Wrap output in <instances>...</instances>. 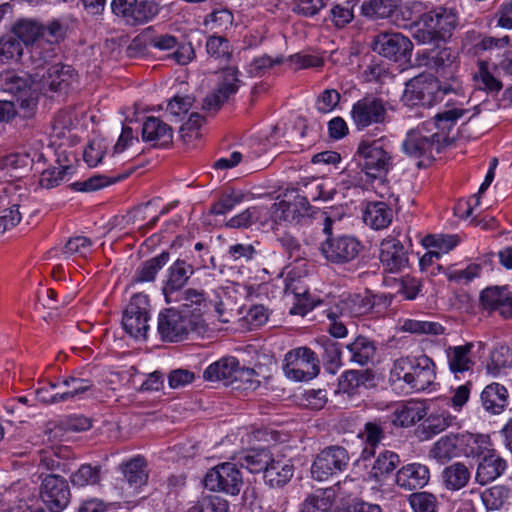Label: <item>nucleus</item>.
<instances>
[{
  "label": "nucleus",
  "instance_id": "f257e3e1",
  "mask_svg": "<svg viewBox=\"0 0 512 512\" xmlns=\"http://www.w3.org/2000/svg\"><path fill=\"white\" fill-rule=\"evenodd\" d=\"M436 372L433 360L427 355L406 356L397 359L390 371L389 381L394 387L404 383L415 392L430 389L435 384Z\"/></svg>",
  "mask_w": 512,
  "mask_h": 512
},
{
  "label": "nucleus",
  "instance_id": "f03ea898",
  "mask_svg": "<svg viewBox=\"0 0 512 512\" xmlns=\"http://www.w3.org/2000/svg\"><path fill=\"white\" fill-rule=\"evenodd\" d=\"M487 445V435L468 431L449 433L441 436L429 450V457L439 464H446L455 458H474Z\"/></svg>",
  "mask_w": 512,
  "mask_h": 512
},
{
  "label": "nucleus",
  "instance_id": "7ed1b4c3",
  "mask_svg": "<svg viewBox=\"0 0 512 512\" xmlns=\"http://www.w3.org/2000/svg\"><path fill=\"white\" fill-rule=\"evenodd\" d=\"M0 90L13 95L23 118L34 115L38 106L37 78L24 71L8 69L0 73Z\"/></svg>",
  "mask_w": 512,
  "mask_h": 512
},
{
  "label": "nucleus",
  "instance_id": "20e7f679",
  "mask_svg": "<svg viewBox=\"0 0 512 512\" xmlns=\"http://www.w3.org/2000/svg\"><path fill=\"white\" fill-rule=\"evenodd\" d=\"M356 154L362 171L373 178L385 175L393 166L392 146L384 138L361 140Z\"/></svg>",
  "mask_w": 512,
  "mask_h": 512
},
{
  "label": "nucleus",
  "instance_id": "39448f33",
  "mask_svg": "<svg viewBox=\"0 0 512 512\" xmlns=\"http://www.w3.org/2000/svg\"><path fill=\"white\" fill-rule=\"evenodd\" d=\"M450 91V86L441 85L437 78L431 75H419L407 83L402 100L410 107H432L442 101Z\"/></svg>",
  "mask_w": 512,
  "mask_h": 512
},
{
  "label": "nucleus",
  "instance_id": "423d86ee",
  "mask_svg": "<svg viewBox=\"0 0 512 512\" xmlns=\"http://www.w3.org/2000/svg\"><path fill=\"white\" fill-rule=\"evenodd\" d=\"M459 21L458 11L453 7L440 6L428 11L423 28L414 33V37L422 43L446 40L451 37Z\"/></svg>",
  "mask_w": 512,
  "mask_h": 512
},
{
  "label": "nucleus",
  "instance_id": "0eeeda50",
  "mask_svg": "<svg viewBox=\"0 0 512 512\" xmlns=\"http://www.w3.org/2000/svg\"><path fill=\"white\" fill-rule=\"evenodd\" d=\"M284 375L295 382H308L320 372L317 354L309 347L301 346L288 351L283 360Z\"/></svg>",
  "mask_w": 512,
  "mask_h": 512
},
{
  "label": "nucleus",
  "instance_id": "6e6552de",
  "mask_svg": "<svg viewBox=\"0 0 512 512\" xmlns=\"http://www.w3.org/2000/svg\"><path fill=\"white\" fill-rule=\"evenodd\" d=\"M110 8L121 23L130 27L153 21L162 9L155 0H112Z\"/></svg>",
  "mask_w": 512,
  "mask_h": 512
},
{
  "label": "nucleus",
  "instance_id": "1a4fd4ad",
  "mask_svg": "<svg viewBox=\"0 0 512 512\" xmlns=\"http://www.w3.org/2000/svg\"><path fill=\"white\" fill-rule=\"evenodd\" d=\"M349 115L357 131H364L371 126L377 127L389 122L387 103L372 94H367L354 102Z\"/></svg>",
  "mask_w": 512,
  "mask_h": 512
},
{
  "label": "nucleus",
  "instance_id": "9d476101",
  "mask_svg": "<svg viewBox=\"0 0 512 512\" xmlns=\"http://www.w3.org/2000/svg\"><path fill=\"white\" fill-rule=\"evenodd\" d=\"M443 149V139L435 138L423 124L409 130L402 142V150L406 155L421 159L418 166L431 162Z\"/></svg>",
  "mask_w": 512,
  "mask_h": 512
},
{
  "label": "nucleus",
  "instance_id": "9b49d317",
  "mask_svg": "<svg viewBox=\"0 0 512 512\" xmlns=\"http://www.w3.org/2000/svg\"><path fill=\"white\" fill-rule=\"evenodd\" d=\"M350 456L346 448L331 445L322 449L315 457L311 466V475L317 481H325L345 471Z\"/></svg>",
  "mask_w": 512,
  "mask_h": 512
},
{
  "label": "nucleus",
  "instance_id": "f8f14e48",
  "mask_svg": "<svg viewBox=\"0 0 512 512\" xmlns=\"http://www.w3.org/2000/svg\"><path fill=\"white\" fill-rule=\"evenodd\" d=\"M204 485L210 491H219L232 496L238 495L243 477L235 463L223 462L208 470L204 477Z\"/></svg>",
  "mask_w": 512,
  "mask_h": 512
},
{
  "label": "nucleus",
  "instance_id": "ddd939ff",
  "mask_svg": "<svg viewBox=\"0 0 512 512\" xmlns=\"http://www.w3.org/2000/svg\"><path fill=\"white\" fill-rule=\"evenodd\" d=\"M323 257L331 264L344 265L358 258L363 250L362 242L352 235L328 237L321 244Z\"/></svg>",
  "mask_w": 512,
  "mask_h": 512
},
{
  "label": "nucleus",
  "instance_id": "4468645a",
  "mask_svg": "<svg viewBox=\"0 0 512 512\" xmlns=\"http://www.w3.org/2000/svg\"><path fill=\"white\" fill-rule=\"evenodd\" d=\"M149 306V297L146 294L138 293L131 298L122 318L123 328L131 337L146 338L150 319Z\"/></svg>",
  "mask_w": 512,
  "mask_h": 512
},
{
  "label": "nucleus",
  "instance_id": "2eb2a0df",
  "mask_svg": "<svg viewBox=\"0 0 512 512\" xmlns=\"http://www.w3.org/2000/svg\"><path fill=\"white\" fill-rule=\"evenodd\" d=\"M195 324V320L182 315L175 307H170L159 313L157 331L162 341L179 342L187 337Z\"/></svg>",
  "mask_w": 512,
  "mask_h": 512
},
{
  "label": "nucleus",
  "instance_id": "dca6fc26",
  "mask_svg": "<svg viewBox=\"0 0 512 512\" xmlns=\"http://www.w3.org/2000/svg\"><path fill=\"white\" fill-rule=\"evenodd\" d=\"M39 495L50 512L63 511L70 502V488L67 480L57 474L42 477Z\"/></svg>",
  "mask_w": 512,
  "mask_h": 512
},
{
  "label": "nucleus",
  "instance_id": "f3484780",
  "mask_svg": "<svg viewBox=\"0 0 512 512\" xmlns=\"http://www.w3.org/2000/svg\"><path fill=\"white\" fill-rule=\"evenodd\" d=\"M373 50L385 58L399 62L411 56L413 44L401 33L381 32L373 40Z\"/></svg>",
  "mask_w": 512,
  "mask_h": 512
},
{
  "label": "nucleus",
  "instance_id": "a211bd4d",
  "mask_svg": "<svg viewBox=\"0 0 512 512\" xmlns=\"http://www.w3.org/2000/svg\"><path fill=\"white\" fill-rule=\"evenodd\" d=\"M75 70L62 63H55L43 72H35L38 89L43 92H61L66 90L75 80Z\"/></svg>",
  "mask_w": 512,
  "mask_h": 512
},
{
  "label": "nucleus",
  "instance_id": "6ab92c4d",
  "mask_svg": "<svg viewBox=\"0 0 512 512\" xmlns=\"http://www.w3.org/2000/svg\"><path fill=\"white\" fill-rule=\"evenodd\" d=\"M205 267V264H201L197 269ZM195 270L194 265L184 259L174 261L166 270V276L163 280L162 293L164 298L174 300L178 295V291L185 289Z\"/></svg>",
  "mask_w": 512,
  "mask_h": 512
},
{
  "label": "nucleus",
  "instance_id": "aec40b11",
  "mask_svg": "<svg viewBox=\"0 0 512 512\" xmlns=\"http://www.w3.org/2000/svg\"><path fill=\"white\" fill-rule=\"evenodd\" d=\"M475 457L481 458L477 465L475 480L480 485H486L500 477L507 468V462L498 452L492 448L490 438L487 435V445L483 452Z\"/></svg>",
  "mask_w": 512,
  "mask_h": 512
},
{
  "label": "nucleus",
  "instance_id": "412c9836",
  "mask_svg": "<svg viewBox=\"0 0 512 512\" xmlns=\"http://www.w3.org/2000/svg\"><path fill=\"white\" fill-rule=\"evenodd\" d=\"M379 260L383 270L388 273H399L409 265L407 250L402 241L393 235L381 241Z\"/></svg>",
  "mask_w": 512,
  "mask_h": 512
},
{
  "label": "nucleus",
  "instance_id": "4be33fe9",
  "mask_svg": "<svg viewBox=\"0 0 512 512\" xmlns=\"http://www.w3.org/2000/svg\"><path fill=\"white\" fill-rule=\"evenodd\" d=\"M468 113L467 109L453 107L445 109L433 116L430 120L422 124L438 140L443 139V147L451 144L453 138L450 137L451 130L455 127L457 121Z\"/></svg>",
  "mask_w": 512,
  "mask_h": 512
},
{
  "label": "nucleus",
  "instance_id": "5701e85b",
  "mask_svg": "<svg viewBox=\"0 0 512 512\" xmlns=\"http://www.w3.org/2000/svg\"><path fill=\"white\" fill-rule=\"evenodd\" d=\"M240 84L239 71L236 67L223 69L217 89L205 97L203 108L217 110L231 95L238 91Z\"/></svg>",
  "mask_w": 512,
  "mask_h": 512
},
{
  "label": "nucleus",
  "instance_id": "b1692460",
  "mask_svg": "<svg viewBox=\"0 0 512 512\" xmlns=\"http://www.w3.org/2000/svg\"><path fill=\"white\" fill-rule=\"evenodd\" d=\"M167 304H178L175 307L182 315L195 320L202 314L203 309L207 305L206 293L202 289L187 288L178 291V295L174 300L164 298Z\"/></svg>",
  "mask_w": 512,
  "mask_h": 512
},
{
  "label": "nucleus",
  "instance_id": "393cba45",
  "mask_svg": "<svg viewBox=\"0 0 512 512\" xmlns=\"http://www.w3.org/2000/svg\"><path fill=\"white\" fill-rule=\"evenodd\" d=\"M141 132L142 140L155 148H165L173 140L172 128L158 117H147Z\"/></svg>",
  "mask_w": 512,
  "mask_h": 512
},
{
  "label": "nucleus",
  "instance_id": "a878e982",
  "mask_svg": "<svg viewBox=\"0 0 512 512\" xmlns=\"http://www.w3.org/2000/svg\"><path fill=\"white\" fill-rule=\"evenodd\" d=\"M430 480L429 468L421 463H409L401 467L396 473L398 487L411 491L423 488Z\"/></svg>",
  "mask_w": 512,
  "mask_h": 512
},
{
  "label": "nucleus",
  "instance_id": "bb28decb",
  "mask_svg": "<svg viewBox=\"0 0 512 512\" xmlns=\"http://www.w3.org/2000/svg\"><path fill=\"white\" fill-rule=\"evenodd\" d=\"M239 361L233 357H222L211 363L203 372V378L209 382H221L225 386L235 384Z\"/></svg>",
  "mask_w": 512,
  "mask_h": 512
},
{
  "label": "nucleus",
  "instance_id": "cd10ccee",
  "mask_svg": "<svg viewBox=\"0 0 512 512\" xmlns=\"http://www.w3.org/2000/svg\"><path fill=\"white\" fill-rule=\"evenodd\" d=\"M472 477L469 466L463 462H453L441 471V484L445 490L457 492L468 486Z\"/></svg>",
  "mask_w": 512,
  "mask_h": 512
},
{
  "label": "nucleus",
  "instance_id": "c85d7f7f",
  "mask_svg": "<svg viewBox=\"0 0 512 512\" xmlns=\"http://www.w3.org/2000/svg\"><path fill=\"white\" fill-rule=\"evenodd\" d=\"M345 348L346 360L360 366L371 363L377 351L376 342L363 335L355 337Z\"/></svg>",
  "mask_w": 512,
  "mask_h": 512
},
{
  "label": "nucleus",
  "instance_id": "c756f323",
  "mask_svg": "<svg viewBox=\"0 0 512 512\" xmlns=\"http://www.w3.org/2000/svg\"><path fill=\"white\" fill-rule=\"evenodd\" d=\"M474 347L472 342L464 345L451 346L446 349L449 370L456 378H460L465 372H472L474 361L470 353Z\"/></svg>",
  "mask_w": 512,
  "mask_h": 512
},
{
  "label": "nucleus",
  "instance_id": "7c9ffc66",
  "mask_svg": "<svg viewBox=\"0 0 512 512\" xmlns=\"http://www.w3.org/2000/svg\"><path fill=\"white\" fill-rule=\"evenodd\" d=\"M60 386L67 388L65 391L61 392V395L58 397V399L63 400V402L83 399L84 395L94 388L92 380L76 376L75 374L64 377L59 382L49 383V388L51 389H56Z\"/></svg>",
  "mask_w": 512,
  "mask_h": 512
},
{
  "label": "nucleus",
  "instance_id": "2f4dec72",
  "mask_svg": "<svg viewBox=\"0 0 512 512\" xmlns=\"http://www.w3.org/2000/svg\"><path fill=\"white\" fill-rule=\"evenodd\" d=\"M480 400L485 411L497 415L507 407L509 394L505 386L493 382L483 389Z\"/></svg>",
  "mask_w": 512,
  "mask_h": 512
},
{
  "label": "nucleus",
  "instance_id": "473e14b6",
  "mask_svg": "<svg viewBox=\"0 0 512 512\" xmlns=\"http://www.w3.org/2000/svg\"><path fill=\"white\" fill-rule=\"evenodd\" d=\"M393 220V210L384 201L368 202L363 212L364 223L374 230L387 228Z\"/></svg>",
  "mask_w": 512,
  "mask_h": 512
},
{
  "label": "nucleus",
  "instance_id": "72a5a7b5",
  "mask_svg": "<svg viewBox=\"0 0 512 512\" xmlns=\"http://www.w3.org/2000/svg\"><path fill=\"white\" fill-rule=\"evenodd\" d=\"M374 306L372 298L367 294L342 295L337 309L342 316L359 317L368 314Z\"/></svg>",
  "mask_w": 512,
  "mask_h": 512
},
{
  "label": "nucleus",
  "instance_id": "f704fd0d",
  "mask_svg": "<svg viewBox=\"0 0 512 512\" xmlns=\"http://www.w3.org/2000/svg\"><path fill=\"white\" fill-rule=\"evenodd\" d=\"M9 32L28 48L40 40L43 25L34 19L20 18L11 25Z\"/></svg>",
  "mask_w": 512,
  "mask_h": 512
},
{
  "label": "nucleus",
  "instance_id": "c9c22d12",
  "mask_svg": "<svg viewBox=\"0 0 512 512\" xmlns=\"http://www.w3.org/2000/svg\"><path fill=\"white\" fill-rule=\"evenodd\" d=\"M375 386V375L372 370H348L342 373L339 379V388L344 393L354 394L359 388Z\"/></svg>",
  "mask_w": 512,
  "mask_h": 512
},
{
  "label": "nucleus",
  "instance_id": "e433bc0d",
  "mask_svg": "<svg viewBox=\"0 0 512 512\" xmlns=\"http://www.w3.org/2000/svg\"><path fill=\"white\" fill-rule=\"evenodd\" d=\"M284 282L285 293L287 295H293V305L290 308V314L305 316L307 313L313 310L314 307L321 303L320 300H315L312 298L306 289L299 287V283H288L287 278L284 280Z\"/></svg>",
  "mask_w": 512,
  "mask_h": 512
},
{
  "label": "nucleus",
  "instance_id": "4c0bfd02",
  "mask_svg": "<svg viewBox=\"0 0 512 512\" xmlns=\"http://www.w3.org/2000/svg\"><path fill=\"white\" fill-rule=\"evenodd\" d=\"M427 415L426 408L418 403L398 404L391 414V422L398 427H410Z\"/></svg>",
  "mask_w": 512,
  "mask_h": 512
},
{
  "label": "nucleus",
  "instance_id": "58836bf2",
  "mask_svg": "<svg viewBox=\"0 0 512 512\" xmlns=\"http://www.w3.org/2000/svg\"><path fill=\"white\" fill-rule=\"evenodd\" d=\"M29 48L30 66L35 72H42L49 67L51 62L57 57L58 49L53 44L38 40Z\"/></svg>",
  "mask_w": 512,
  "mask_h": 512
},
{
  "label": "nucleus",
  "instance_id": "ea45409f",
  "mask_svg": "<svg viewBox=\"0 0 512 512\" xmlns=\"http://www.w3.org/2000/svg\"><path fill=\"white\" fill-rule=\"evenodd\" d=\"M120 470L130 486L138 488L148 481L147 463L143 456L137 455L120 465Z\"/></svg>",
  "mask_w": 512,
  "mask_h": 512
},
{
  "label": "nucleus",
  "instance_id": "a19ab883",
  "mask_svg": "<svg viewBox=\"0 0 512 512\" xmlns=\"http://www.w3.org/2000/svg\"><path fill=\"white\" fill-rule=\"evenodd\" d=\"M402 0H365L361 14L371 20L391 18L400 7Z\"/></svg>",
  "mask_w": 512,
  "mask_h": 512
},
{
  "label": "nucleus",
  "instance_id": "79ce46f5",
  "mask_svg": "<svg viewBox=\"0 0 512 512\" xmlns=\"http://www.w3.org/2000/svg\"><path fill=\"white\" fill-rule=\"evenodd\" d=\"M170 254L162 251L160 254L142 262L133 276L134 283L153 282L158 272L168 263Z\"/></svg>",
  "mask_w": 512,
  "mask_h": 512
},
{
  "label": "nucleus",
  "instance_id": "37998d69",
  "mask_svg": "<svg viewBox=\"0 0 512 512\" xmlns=\"http://www.w3.org/2000/svg\"><path fill=\"white\" fill-rule=\"evenodd\" d=\"M274 457L267 448L250 449L240 457V465L250 473H266Z\"/></svg>",
  "mask_w": 512,
  "mask_h": 512
},
{
  "label": "nucleus",
  "instance_id": "c03bdc74",
  "mask_svg": "<svg viewBox=\"0 0 512 512\" xmlns=\"http://www.w3.org/2000/svg\"><path fill=\"white\" fill-rule=\"evenodd\" d=\"M335 496L336 491L332 487L316 490L303 501L300 512H329Z\"/></svg>",
  "mask_w": 512,
  "mask_h": 512
},
{
  "label": "nucleus",
  "instance_id": "a18cd8bd",
  "mask_svg": "<svg viewBox=\"0 0 512 512\" xmlns=\"http://www.w3.org/2000/svg\"><path fill=\"white\" fill-rule=\"evenodd\" d=\"M294 475V466L283 460L273 459L267 469L264 480L270 487L285 486Z\"/></svg>",
  "mask_w": 512,
  "mask_h": 512
},
{
  "label": "nucleus",
  "instance_id": "49530a36",
  "mask_svg": "<svg viewBox=\"0 0 512 512\" xmlns=\"http://www.w3.org/2000/svg\"><path fill=\"white\" fill-rule=\"evenodd\" d=\"M454 425H456V417L449 412L432 413L424 419L422 432L425 439H430Z\"/></svg>",
  "mask_w": 512,
  "mask_h": 512
},
{
  "label": "nucleus",
  "instance_id": "de8ad7c7",
  "mask_svg": "<svg viewBox=\"0 0 512 512\" xmlns=\"http://www.w3.org/2000/svg\"><path fill=\"white\" fill-rule=\"evenodd\" d=\"M403 26L406 28H423L425 24V17L428 13L427 7L423 2L412 1L406 3L400 10Z\"/></svg>",
  "mask_w": 512,
  "mask_h": 512
},
{
  "label": "nucleus",
  "instance_id": "09e8293b",
  "mask_svg": "<svg viewBox=\"0 0 512 512\" xmlns=\"http://www.w3.org/2000/svg\"><path fill=\"white\" fill-rule=\"evenodd\" d=\"M361 78L367 83H383L390 75L388 64L383 60L372 57L361 67Z\"/></svg>",
  "mask_w": 512,
  "mask_h": 512
},
{
  "label": "nucleus",
  "instance_id": "8fccbe9b",
  "mask_svg": "<svg viewBox=\"0 0 512 512\" xmlns=\"http://www.w3.org/2000/svg\"><path fill=\"white\" fill-rule=\"evenodd\" d=\"M245 194L240 190L230 189L221 194L219 199L211 204L209 213L215 216L231 212L244 201Z\"/></svg>",
  "mask_w": 512,
  "mask_h": 512
},
{
  "label": "nucleus",
  "instance_id": "3c124183",
  "mask_svg": "<svg viewBox=\"0 0 512 512\" xmlns=\"http://www.w3.org/2000/svg\"><path fill=\"white\" fill-rule=\"evenodd\" d=\"M400 462L397 453L389 450H384L376 458L374 465L370 471L371 478L380 481L392 473Z\"/></svg>",
  "mask_w": 512,
  "mask_h": 512
},
{
  "label": "nucleus",
  "instance_id": "603ef678",
  "mask_svg": "<svg viewBox=\"0 0 512 512\" xmlns=\"http://www.w3.org/2000/svg\"><path fill=\"white\" fill-rule=\"evenodd\" d=\"M43 159L44 156L41 153L35 152L33 155H31L26 151H17L7 154L1 159V168L12 172L27 168L35 161L40 162Z\"/></svg>",
  "mask_w": 512,
  "mask_h": 512
},
{
  "label": "nucleus",
  "instance_id": "864d4df0",
  "mask_svg": "<svg viewBox=\"0 0 512 512\" xmlns=\"http://www.w3.org/2000/svg\"><path fill=\"white\" fill-rule=\"evenodd\" d=\"M186 512H229V503L218 495H202L189 504Z\"/></svg>",
  "mask_w": 512,
  "mask_h": 512
},
{
  "label": "nucleus",
  "instance_id": "5fc2aeb1",
  "mask_svg": "<svg viewBox=\"0 0 512 512\" xmlns=\"http://www.w3.org/2000/svg\"><path fill=\"white\" fill-rule=\"evenodd\" d=\"M23 45L11 33L0 38V63L18 62L23 55Z\"/></svg>",
  "mask_w": 512,
  "mask_h": 512
},
{
  "label": "nucleus",
  "instance_id": "6e6d98bb",
  "mask_svg": "<svg viewBox=\"0 0 512 512\" xmlns=\"http://www.w3.org/2000/svg\"><path fill=\"white\" fill-rule=\"evenodd\" d=\"M206 51L207 54L219 60L221 63H227L232 55L230 42L223 36L212 35L206 40Z\"/></svg>",
  "mask_w": 512,
  "mask_h": 512
},
{
  "label": "nucleus",
  "instance_id": "4d7b16f0",
  "mask_svg": "<svg viewBox=\"0 0 512 512\" xmlns=\"http://www.w3.org/2000/svg\"><path fill=\"white\" fill-rule=\"evenodd\" d=\"M100 479L101 467L91 464H82L70 477L71 483L76 487L95 485L100 482Z\"/></svg>",
  "mask_w": 512,
  "mask_h": 512
},
{
  "label": "nucleus",
  "instance_id": "13d9d810",
  "mask_svg": "<svg viewBox=\"0 0 512 512\" xmlns=\"http://www.w3.org/2000/svg\"><path fill=\"white\" fill-rule=\"evenodd\" d=\"M384 438V429L380 423L376 421L367 422L364 426V439L366 446L363 449L362 455L366 459L374 456L375 448Z\"/></svg>",
  "mask_w": 512,
  "mask_h": 512
},
{
  "label": "nucleus",
  "instance_id": "bf43d9fd",
  "mask_svg": "<svg viewBox=\"0 0 512 512\" xmlns=\"http://www.w3.org/2000/svg\"><path fill=\"white\" fill-rule=\"evenodd\" d=\"M509 498V490L502 485H495L481 494L483 504L488 510H500L505 507Z\"/></svg>",
  "mask_w": 512,
  "mask_h": 512
},
{
  "label": "nucleus",
  "instance_id": "052dcab7",
  "mask_svg": "<svg viewBox=\"0 0 512 512\" xmlns=\"http://www.w3.org/2000/svg\"><path fill=\"white\" fill-rule=\"evenodd\" d=\"M508 289L506 287H488L480 293V304L489 313L496 312L503 300L506 298Z\"/></svg>",
  "mask_w": 512,
  "mask_h": 512
},
{
  "label": "nucleus",
  "instance_id": "680f3d73",
  "mask_svg": "<svg viewBox=\"0 0 512 512\" xmlns=\"http://www.w3.org/2000/svg\"><path fill=\"white\" fill-rule=\"evenodd\" d=\"M402 329L413 334L441 335L444 333V327L438 322L415 319L405 320Z\"/></svg>",
  "mask_w": 512,
  "mask_h": 512
},
{
  "label": "nucleus",
  "instance_id": "e2e57ef3",
  "mask_svg": "<svg viewBox=\"0 0 512 512\" xmlns=\"http://www.w3.org/2000/svg\"><path fill=\"white\" fill-rule=\"evenodd\" d=\"M67 25L60 20L54 19L43 25V34L40 40L45 41L58 49V45L64 40L67 32Z\"/></svg>",
  "mask_w": 512,
  "mask_h": 512
},
{
  "label": "nucleus",
  "instance_id": "0e129e2a",
  "mask_svg": "<svg viewBox=\"0 0 512 512\" xmlns=\"http://www.w3.org/2000/svg\"><path fill=\"white\" fill-rule=\"evenodd\" d=\"M409 503L413 512H437L438 510L436 496L426 491L412 493Z\"/></svg>",
  "mask_w": 512,
  "mask_h": 512
},
{
  "label": "nucleus",
  "instance_id": "69168bd1",
  "mask_svg": "<svg viewBox=\"0 0 512 512\" xmlns=\"http://www.w3.org/2000/svg\"><path fill=\"white\" fill-rule=\"evenodd\" d=\"M70 170L71 167L68 165L47 168L40 175L39 185L45 189L57 187L70 173Z\"/></svg>",
  "mask_w": 512,
  "mask_h": 512
},
{
  "label": "nucleus",
  "instance_id": "338daca9",
  "mask_svg": "<svg viewBox=\"0 0 512 512\" xmlns=\"http://www.w3.org/2000/svg\"><path fill=\"white\" fill-rule=\"evenodd\" d=\"M234 16L233 13L226 9H216L208 14L204 20L206 26L210 25V29L217 30L219 32L226 31L233 25Z\"/></svg>",
  "mask_w": 512,
  "mask_h": 512
},
{
  "label": "nucleus",
  "instance_id": "774afa93",
  "mask_svg": "<svg viewBox=\"0 0 512 512\" xmlns=\"http://www.w3.org/2000/svg\"><path fill=\"white\" fill-rule=\"evenodd\" d=\"M329 17L336 28H344L354 19L353 7L349 2L345 4H335L330 9Z\"/></svg>",
  "mask_w": 512,
  "mask_h": 512
}]
</instances>
